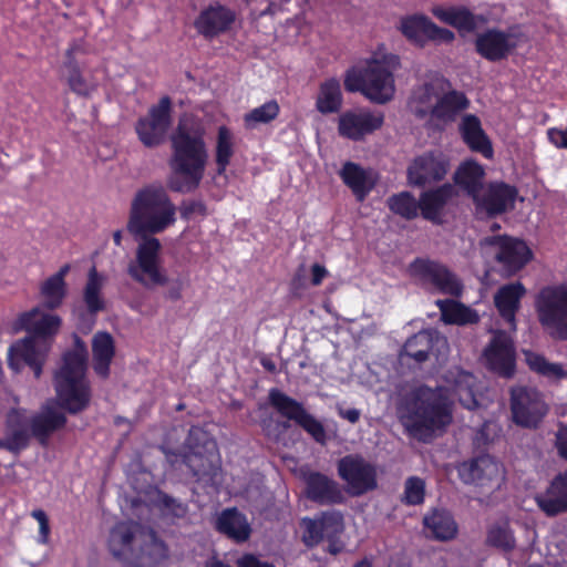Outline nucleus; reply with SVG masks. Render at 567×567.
<instances>
[{"instance_id":"obj_55","label":"nucleus","mask_w":567,"mask_h":567,"mask_svg":"<svg viewBox=\"0 0 567 567\" xmlns=\"http://www.w3.org/2000/svg\"><path fill=\"white\" fill-rule=\"evenodd\" d=\"M31 517H33L39 523V535L37 542L42 545H47L50 538V524L47 513L37 508L31 512Z\"/></svg>"},{"instance_id":"obj_49","label":"nucleus","mask_w":567,"mask_h":567,"mask_svg":"<svg viewBox=\"0 0 567 567\" xmlns=\"http://www.w3.org/2000/svg\"><path fill=\"white\" fill-rule=\"evenodd\" d=\"M389 208L405 219H413L420 210V199L416 200L409 192L393 195L388 200Z\"/></svg>"},{"instance_id":"obj_33","label":"nucleus","mask_w":567,"mask_h":567,"mask_svg":"<svg viewBox=\"0 0 567 567\" xmlns=\"http://www.w3.org/2000/svg\"><path fill=\"white\" fill-rule=\"evenodd\" d=\"M434 341L445 342V340H441L439 334L431 329L419 331L417 333L409 338L404 343L402 350L400 351L401 360H404V358H410L414 360L416 363H422L426 361L429 358V353L433 348Z\"/></svg>"},{"instance_id":"obj_17","label":"nucleus","mask_w":567,"mask_h":567,"mask_svg":"<svg viewBox=\"0 0 567 567\" xmlns=\"http://www.w3.org/2000/svg\"><path fill=\"white\" fill-rule=\"evenodd\" d=\"M384 122V115L380 111L360 109L348 111L340 115L339 134L349 140L359 141L365 135L379 130Z\"/></svg>"},{"instance_id":"obj_39","label":"nucleus","mask_w":567,"mask_h":567,"mask_svg":"<svg viewBox=\"0 0 567 567\" xmlns=\"http://www.w3.org/2000/svg\"><path fill=\"white\" fill-rule=\"evenodd\" d=\"M236 152V141L234 132L226 125H220L217 128V134L215 138V163L217 166V174H225L227 167L229 166L233 156Z\"/></svg>"},{"instance_id":"obj_62","label":"nucleus","mask_w":567,"mask_h":567,"mask_svg":"<svg viewBox=\"0 0 567 567\" xmlns=\"http://www.w3.org/2000/svg\"><path fill=\"white\" fill-rule=\"evenodd\" d=\"M239 567H274L271 564L261 561L254 555H245L238 559Z\"/></svg>"},{"instance_id":"obj_45","label":"nucleus","mask_w":567,"mask_h":567,"mask_svg":"<svg viewBox=\"0 0 567 567\" xmlns=\"http://www.w3.org/2000/svg\"><path fill=\"white\" fill-rule=\"evenodd\" d=\"M271 406L284 417L298 423L306 414L303 405L278 389H271L268 394Z\"/></svg>"},{"instance_id":"obj_11","label":"nucleus","mask_w":567,"mask_h":567,"mask_svg":"<svg viewBox=\"0 0 567 567\" xmlns=\"http://www.w3.org/2000/svg\"><path fill=\"white\" fill-rule=\"evenodd\" d=\"M172 124V100L163 96L156 105H152L147 114L140 117L135 132L141 143L146 147L161 145Z\"/></svg>"},{"instance_id":"obj_3","label":"nucleus","mask_w":567,"mask_h":567,"mask_svg":"<svg viewBox=\"0 0 567 567\" xmlns=\"http://www.w3.org/2000/svg\"><path fill=\"white\" fill-rule=\"evenodd\" d=\"M171 142L172 174L167 179V187L176 193H192L204 178L208 158L204 128L200 125L179 122Z\"/></svg>"},{"instance_id":"obj_4","label":"nucleus","mask_w":567,"mask_h":567,"mask_svg":"<svg viewBox=\"0 0 567 567\" xmlns=\"http://www.w3.org/2000/svg\"><path fill=\"white\" fill-rule=\"evenodd\" d=\"M61 326V319L56 315L48 313L40 307L21 313L14 321L13 329L25 330L30 337L14 342L8 351L9 367L19 372L27 364L39 378L42 373V365L45 360L49 346L47 338L54 336Z\"/></svg>"},{"instance_id":"obj_64","label":"nucleus","mask_w":567,"mask_h":567,"mask_svg":"<svg viewBox=\"0 0 567 567\" xmlns=\"http://www.w3.org/2000/svg\"><path fill=\"white\" fill-rule=\"evenodd\" d=\"M311 282L313 286H319L322 280L326 278V276L328 275V271L327 269L319 265V264H315L312 267H311Z\"/></svg>"},{"instance_id":"obj_23","label":"nucleus","mask_w":567,"mask_h":567,"mask_svg":"<svg viewBox=\"0 0 567 567\" xmlns=\"http://www.w3.org/2000/svg\"><path fill=\"white\" fill-rule=\"evenodd\" d=\"M516 195L517 190L513 186L505 183H491L483 188L474 203L477 208L485 210L488 215H496L513 207Z\"/></svg>"},{"instance_id":"obj_32","label":"nucleus","mask_w":567,"mask_h":567,"mask_svg":"<svg viewBox=\"0 0 567 567\" xmlns=\"http://www.w3.org/2000/svg\"><path fill=\"white\" fill-rule=\"evenodd\" d=\"M66 422L65 415L59 410L54 402H48L39 414L31 420L32 434L42 443L47 437Z\"/></svg>"},{"instance_id":"obj_8","label":"nucleus","mask_w":567,"mask_h":567,"mask_svg":"<svg viewBox=\"0 0 567 567\" xmlns=\"http://www.w3.org/2000/svg\"><path fill=\"white\" fill-rule=\"evenodd\" d=\"M535 308L545 332L555 340L567 341V284L544 287Z\"/></svg>"},{"instance_id":"obj_29","label":"nucleus","mask_w":567,"mask_h":567,"mask_svg":"<svg viewBox=\"0 0 567 567\" xmlns=\"http://www.w3.org/2000/svg\"><path fill=\"white\" fill-rule=\"evenodd\" d=\"M538 506L549 516L567 511V471L559 474L548 489L536 496Z\"/></svg>"},{"instance_id":"obj_9","label":"nucleus","mask_w":567,"mask_h":567,"mask_svg":"<svg viewBox=\"0 0 567 567\" xmlns=\"http://www.w3.org/2000/svg\"><path fill=\"white\" fill-rule=\"evenodd\" d=\"M410 276L431 291L460 297L463 282L447 266L431 259L417 258L409 266Z\"/></svg>"},{"instance_id":"obj_44","label":"nucleus","mask_w":567,"mask_h":567,"mask_svg":"<svg viewBox=\"0 0 567 567\" xmlns=\"http://www.w3.org/2000/svg\"><path fill=\"white\" fill-rule=\"evenodd\" d=\"M280 113V106L276 100H268L264 104L254 107L243 116L245 130L254 131L262 125L274 122Z\"/></svg>"},{"instance_id":"obj_31","label":"nucleus","mask_w":567,"mask_h":567,"mask_svg":"<svg viewBox=\"0 0 567 567\" xmlns=\"http://www.w3.org/2000/svg\"><path fill=\"white\" fill-rule=\"evenodd\" d=\"M485 171L481 164L473 159L463 162L454 174L455 184L461 187L473 200L484 188Z\"/></svg>"},{"instance_id":"obj_28","label":"nucleus","mask_w":567,"mask_h":567,"mask_svg":"<svg viewBox=\"0 0 567 567\" xmlns=\"http://www.w3.org/2000/svg\"><path fill=\"white\" fill-rule=\"evenodd\" d=\"M216 529L237 543L246 542L251 534V527L246 516L237 508H226L218 514Z\"/></svg>"},{"instance_id":"obj_12","label":"nucleus","mask_w":567,"mask_h":567,"mask_svg":"<svg viewBox=\"0 0 567 567\" xmlns=\"http://www.w3.org/2000/svg\"><path fill=\"white\" fill-rule=\"evenodd\" d=\"M450 169L447 157L439 151L416 156L408 167L406 177L411 186L425 187L442 181Z\"/></svg>"},{"instance_id":"obj_53","label":"nucleus","mask_w":567,"mask_h":567,"mask_svg":"<svg viewBox=\"0 0 567 567\" xmlns=\"http://www.w3.org/2000/svg\"><path fill=\"white\" fill-rule=\"evenodd\" d=\"M31 429V423L25 414V411L21 410H12L7 416V431L16 434L20 431L24 433L27 436V442L29 441V430Z\"/></svg>"},{"instance_id":"obj_34","label":"nucleus","mask_w":567,"mask_h":567,"mask_svg":"<svg viewBox=\"0 0 567 567\" xmlns=\"http://www.w3.org/2000/svg\"><path fill=\"white\" fill-rule=\"evenodd\" d=\"M94 372L106 379L110 374V364L115 354L113 337L107 332H97L92 340Z\"/></svg>"},{"instance_id":"obj_27","label":"nucleus","mask_w":567,"mask_h":567,"mask_svg":"<svg viewBox=\"0 0 567 567\" xmlns=\"http://www.w3.org/2000/svg\"><path fill=\"white\" fill-rule=\"evenodd\" d=\"M140 532V525L134 522H120L110 530L107 548L117 559H128L133 556V544Z\"/></svg>"},{"instance_id":"obj_19","label":"nucleus","mask_w":567,"mask_h":567,"mask_svg":"<svg viewBox=\"0 0 567 567\" xmlns=\"http://www.w3.org/2000/svg\"><path fill=\"white\" fill-rule=\"evenodd\" d=\"M515 48V37L496 28L478 33L475 39L476 52L491 62L505 60Z\"/></svg>"},{"instance_id":"obj_30","label":"nucleus","mask_w":567,"mask_h":567,"mask_svg":"<svg viewBox=\"0 0 567 567\" xmlns=\"http://www.w3.org/2000/svg\"><path fill=\"white\" fill-rule=\"evenodd\" d=\"M460 132L463 141L472 151L482 153L486 158L493 156L491 141L483 131L477 116L473 114L465 115L460 123Z\"/></svg>"},{"instance_id":"obj_54","label":"nucleus","mask_w":567,"mask_h":567,"mask_svg":"<svg viewBox=\"0 0 567 567\" xmlns=\"http://www.w3.org/2000/svg\"><path fill=\"white\" fill-rule=\"evenodd\" d=\"M297 424L300 425L318 443H326L327 433L322 423L308 412H306Z\"/></svg>"},{"instance_id":"obj_43","label":"nucleus","mask_w":567,"mask_h":567,"mask_svg":"<svg viewBox=\"0 0 567 567\" xmlns=\"http://www.w3.org/2000/svg\"><path fill=\"white\" fill-rule=\"evenodd\" d=\"M342 100L340 82L331 78L320 84L316 107L322 114L336 113L341 109Z\"/></svg>"},{"instance_id":"obj_6","label":"nucleus","mask_w":567,"mask_h":567,"mask_svg":"<svg viewBox=\"0 0 567 567\" xmlns=\"http://www.w3.org/2000/svg\"><path fill=\"white\" fill-rule=\"evenodd\" d=\"M79 349L66 352L63 364L54 375V385L59 403L70 413L87 408L91 390L85 377L87 352L84 343L76 339Z\"/></svg>"},{"instance_id":"obj_37","label":"nucleus","mask_w":567,"mask_h":567,"mask_svg":"<svg viewBox=\"0 0 567 567\" xmlns=\"http://www.w3.org/2000/svg\"><path fill=\"white\" fill-rule=\"evenodd\" d=\"M468 105L470 101L464 93L446 90L435 103L432 117L442 122H452Z\"/></svg>"},{"instance_id":"obj_63","label":"nucleus","mask_w":567,"mask_h":567,"mask_svg":"<svg viewBox=\"0 0 567 567\" xmlns=\"http://www.w3.org/2000/svg\"><path fill=\"white\" fill-rule=\"evenodd\" d=\"M338 414L349 421L350 423L354 424L359 421L361 412L358 409H343L341 406H338Z\"/></svg>"},{"instance_id":"obj_25","label":"nucleus","mask_w":567,"mask_h":567,"mask_svg":"<svg viewBox=\"0 0 567 567\" xmlns=\"http://www.w3.org/2000/svg\"><path fill=\"white\" fill-rule=\"evenodd\" d=\"M525 293L524 285L516 281L502 286L494 296L495 307L512 331L516 330V312Z\"/></svg>"},{"instance_id":"obj_18","label":"nucleus","mask_w":567,"mask_h":567,"mask_svg":"<svg viewBox=\"0 0 567 567\" xmlns=\"http://www.w3.org/2000/svg\"><path fill=\"white\" fill-rule=\"evenodd\" d=\"M486 365L497 374L511 378L515 371V348L512 338L497 331L484 351Z\"/></svg>"},{"instance_id":"obj_56","label":"nucleus","mask_w":567,"mask_h":567,"mask_svg":"<svg viewBox=\"0 0 567 567\" xmlns=\"http://www.w3.org/2000/svg\"><path fill=\"white\" fill-rule=\"evenodd\" d=\"M27 436L22 431L12 434L8 431H6V437L0 439V447L6 449L11 452H19L22 449L27 447Z\"/></svg>"},{"instance_id":"obj_48","label":"nucleus","mask_w":567,"mask_h":567,"mask_svg":"<svg viewBox=\"0 0 567 567\" xmlns=\"http://www.w3.org/2000/svg\"><path fill=\"white\" fill-rule=\"evenodd\" d=\"M526 362L530 370L549 380L567 378V370L559 363L548 362L543 355L534 352H525Z\"/></svg>"},{"instance_id":"obj_7","label":"nucleus","mask_w":567,"mask_h":567,"mask_svg":"<svg viewBox=\"0 0 567 567\" xmlns=\"http://www.w3.org/2000/svg\"><path fill=\"white\" fill-rule=\"evenodd\" d=\"M189 452L185 463L198 481L217 485L220 483L221 461L216 442L198 426H193L186 439Z\"/></svg>"},{"instance_id":"obj_26","label":"nucleus","mask_w":567,"mask_h":567,"mask_svg":"<svg viewBox=\"0 0 567 567\" xmlns=\"http://www.w3.org/2000/svg\"><path fill=\"white\" fill-rule=\"evenodd\" d=\"M306 495L309 499L321 505L342 503L344 498L336 481L317 472L306 476Z\"/></svg>"},{"instance_id":"obj_52","label":"nucleus","mask_w":567,"mask_h":567,"mask_svg":"<svg viewBox=\"0 0 567 567\" xmlns=\"http://www.w3.org/2000/svg\"><path fill=\"white\" fill-rule=\"evenodd\" d=\"M301 526L303 528L302 542L307 547H315L324 539L319 516L302 518Z\"/></svg>"},{"instance_id":"obj_47","label":"nucleus","mask_w":567,"mask_h":567,"mask_svg":"<svg viewBox=\"0 0 567 567\" xmlns=\"http://www.w3.org/2000/svg\"><path fill=\"white\" fill-rule=\"evenodd\" d=\"M321 528L324 539L330 542L328 550L331 554L340 551L341 546L336 542V538L342 534L344 529L343 516L340 512L328 511L319 516Z\"/></svg>"},{"instance_id":"obj_50","label":"nucleus","mask_w":567,"mask_h":567,"mask_svg":"<svg viewBox=\"0 0 567 567\" xmlns=\"http://www.w3.org/2000/svg\"><path fill=\"white\" fill-rule=\"evenodd\" d=\"M486 543L504 551H509L515 547V538L507 524H496L488 528Z\"/></svg>"},{"instance_id":"obj_16","label":"nucleus","mask_w":567,"mask_h":567,"mask_svg":"<svg viewBox=\"0 0 567 567\" xmlns=\"http://www.w3.org/2000/svg\"><path fill=\"white\" fill-rule=\"evenodd\" d=\"M400 30L411 42L424 47L426 42L451 43L455 35L445 28H440L424 16H409L401 19Z\"/></svg>"},{"instance_id":"obj_13","label":"nucleus","mask_w":567,"mask_h":567,"mask_svg":"<svg viewBox=\"0 0 567 567\" xmlns=\"http://www.w3.org/2000/svg\"><path fill=\"white\" fill-rule=\"evenodd\" d=\"M338 473L352 495L359 496L377 487L375 467L358 455L342 457Z\"/></svg>"},{"instance_id":"obj_2","label":"nucleus","mask_w":567,"mask_h":567,"mask_svg":"<svg viewBox=\"0 0 567 567\" xmlns=\"http://www.w3.org/2000/svg\"><path fill=\"white\" fill-rule=\"evenodd\" d=\"M445 384L432 389L421 385L414 389L399 408V419L414 439L429 442L436 432L452 422V396L474 410L480 406L476 378L458 367L444 374Z\"/></svg>"},{"instance_id":"obj_35","label":"nucleus","mask_w":567,"mask_h":567,"mask_svg":"<svg viewBox=\"0 0 567 567\" xmlns=\"http://www.w3.org/2000/svg\"><path fill=\"white\" fill-rule=\"evenodd\" d=\"M140 551L135 555L140 564L153 566L167 558V547L154 530L140 532Z\"/></svg>"},{"instance_id":"obj_1","label":"nucleus","mask_w":567,"mask_h":567,"mask_svg":"<svg viewBox=\"0 0 567 567\" xmlns=\"http://www.w3.org/2000/svg\"><path fill=\"white\" fill-rule=\"evenodd\" d=\"M177 208L163 186L148 185L136 192L131 203L127 230L138 243L134 258L127 264V275L145 289L169 284L164 267L162 244L153 236L165 231L176 221Z\"/></svg>"},{"instance_id":"obj_10","label":"nucleus","mask_w":567,"mask_h":567,"mask_svg":"<svg viewBox=\"0 0 567 567\" xmlns=\"http://www.w3.org/2000/svg\"><path fill=\"white\" fill-rule=\"evenodd\" d=\"M511 412L515 424L536 429L548 413V404L537 389L518 385L511 390Z\"/></svg>"},{"instance_id":"obj_36","label":"nucleus","mask_w":567,"mask_h":567,"mask_svg":"<svg viewBox=\"0 0 567 567\" xmlns=\"http://www.w3.org/2000/svg\"><path fill=\"white\" fill-rule=\"evenodd\" d=\"M423 524L437 540H450L457 534V524L452 514L445 509H433L424 516Z\"/></svg>"},{"instance_id":"obj_51","label":"nucleus","mask_w":567,"mask_h":567,"mask_svg":"<svg viewBox=\"0 0 567 567\" xmlns=\"http://www.w3.org/2000/svg\"><path fill=\"white\" fill-rule=\"evenodd\" d=\"M425 483L422 478L412 476L405 482L402 501L408 505H420L424 502Z\"/></svg>"},{"instance_id":"obj_22","label":"nucleus","mask_w":567,"mask_h":567,"mask_svg":"<svg viewBox=\"0 0 567 567\" xmlns=\"http://www.w3.org/2000/svg\"><path fill=\"white\" fill-rule=\"evenodd\" d=\"M450 83L442 76H433L419 85L412 94L410 107L419 117L433 116V109Z\"/></svg>"},{"instance_id":"obj_20","label":"nucleus","mask_w":567,"mask_h":567,"mask_svg":"<svg viewBox=\"0 0 567 567\" xmlns=\"http://www.w3.org/2000/svg\"><path fill=\"white\" fill-rule=\"evenodd\" d=\"M236 20L233 9L218 2L203 9L194 21L198 34L213 39L227 32Z\"/></svg>"},{"instance_id":"obj_61","label":"nucleus","mask_w":567,"mask_h":567,"mask_svg":"<svg viewBox=\"0 0 567 567\" xmlns=\"http://www.w3.org/2000/svg\"><path fill=\"white\" fill-rule=\"evenodd\" d=\"M183 287H184V284L181 279L173 281L171 284V286L168 287V289L165 293V297L172 301L179 300L183 296Z\"/></svg>"},{"instance_id":"obj_5","label":"nucleus","mask_w":567,"mask_h":567,"mask_svg":"<svg viewBox=\"0 0 567 567\" xmlns=\"http://www.w3.org/2000/svg\"><path fill=\"white\" fill-rule=\"evenodd\" d=\"M400 64L398 55L374 53L360 70L349 71L344 79L346 90L362 92L375 103H385L393 97L395 86L392 71Z\"/></svg>"},{"instance_id":"obj_58","label":"nucleus","mask_w":567,"mask_h":567,"mask_svg":"<svg viewBox=\"0 0 567 567\" xmlns=\"http://www.w3.org/2000/svg\"><path fill=\"white\" fill-rule=\"evenodd\" d=\"M206 207L199 200L184 202L181 206L182 217L189 219L194 215H205Z\"/></svg>"},{"instance_id":"obj_38","label":"nucleus","mask_w":567,"mask_h":567,"mask_svg":"<svg viewBox=\"0 0 567 567\" xmlns=\"http://www.w3.org/2000/svg\"><path fill=\"white\" fill-rule=\"evenodd\" d=\"M70 269L71 266L69 264L63 265L58 272L50 276L42 284L41 295L45 308L52 310L62 303L66 295L65 276L69 274Z\"/></svg>"},{"instance_id":"obj_21","label":"nucleus","mask_w":567,"mask_h":567,"mask_svg":"<svg viewBox=\"0 0 567 567\" xmlns=\"http://www.w3.org/2000/svg\"><path fill=\"white\" fill-rule=\"evenodd\" d=\"M457 192L451 184L426 190L420 196V212L424 219L442 224L450 207L455 204Z\"/></svg>"},{"instance_id":"obj_42","label":"nucleus","mask_w":567,"mask_h":567,"mask_svg":"<svg viewBox=\"0 0 567 567\" xmlns=\"http://www.w3.org/2000/svg\"><path fill=\"white\" fill-rule=\"evenodd\" d=\"M105 282V276L100 274L95 267H92L87 274V280L83 289V301L87 311L92 315L105 308V301L102 296V289Z\"/></svg>"},{"instance_id":"obj_60","label":"nucleus","mask_w":567,"mask_h":567,"mask_svg":"<svg viewBox=\"0 0 567 567\" xmlns=\"http://www.w3.org/2000/svg\"><path fill=\"white\" fill-rule=\"evenodd\" d=\"M558 454L567 461V426H561L556 434Z\"/></svg>"},{"instance_id":"obj_40","label":"nucleus","mask_w":567,"mask_h":567,"mask_svg":"<svg viewBox=\"0 0 567 567\" xmlns=\"http://www.w3.org/2000/svg\"><path fill=\"white\" fill-rule=\"evenodd\" d=\"M432 13L440 21L463 32L474 31L477 28V21L482 20L465 8L435 7L432 9Z\"/></svg>"},{"instance_id":"obj_41","label":"nucleus","mask_w":567,"mask_h":567,"mask_svg":"<svg viewBox=\"0 0 567 567\" xmlns=\"http://www.w3.org/2000/svg\"><path fill=\"white\" fill-rule=\"evenodd\" d=\"M442 320L450 324H470L480 320L478 313L472 308L452 299L436 300Z\"/></svg>"},{"instance_id":"obj_24","label":"nucleus","mask_w":567,"mask_h":567,"mask_svg":"<svg viewBox=\"0 0 567 567\" xmlns=\"http://www.w3.org/2000/svg\"><path fill=\"white\" fill-rule=\"evenodd\" d=\"M339 175L358 202H363L378 182V174L372 168H364L353 162H346Z\"/></svg>"},{"instance_id":"obj_14","label":"nucleus","mask_w":567,"mask_h":567,"mask_svg":"<svg viewBox=\"0 0 567 567\" xmlns=\"http://www.w3.org/2000/svg\"><path fill=\"white\" fill-rule=\"evenodd\" d=\"M457 473L463 483L481 487H498L505 475L503 465L489 455L463 462L458 465Z\"/></svg>"},{"instance_id":"obj_59","label":"nucleus","mask_w":567,"mask_h":567,"mask_svg":"<svg viewBox=\"0 0 567 567\" xmlns=\"http://www.w3.org/2000/svg\"><path fill=\"white\" fill-rule=\"evenodd\" d=\"M547 135L549 142L556 147L567 148V130L549 128Z\"/></svg>"},{"instance_id":"obj_46","label":"nucleus","mask_w":567,"mask_h":567,"mask_svg":"<svg viewBox=\"0 0 567 567\" xmlns=\"http://www.w3.org/2000/svg\"><path fill=\"white\" fill-rule=\"evenodd\" d=\"M79 48L80 47L78 44H73L66 51L68 61L65 62V65L71 71L68 78V83L74 93L79 95H90L97 87V83L95 81L84 79L79 71L74 60V52Z\"/></svg>"},{"instance_id":"obj_57","label":"nucleus","mask_w":567,"mask_h":567,"mask_svg":"<svg viewBox=\"0 0 567 567\" xmlns=\"http://www.w3.org/2000/svg\"><path fill=\"white\" fill-rule=\"evenodd\" d=\"M159 503L164 509L175 517H183L186 514V506L168 495L161 496Z\"/></svg>"},{"instance_id":"obj_15","label":"nucleus","mask_w":567,"mask_h":567,"mask_svg":"<svg viewBox=\"0 0 567 567\" xmlns=\"http://www.w3.org/2000/svg\"><path fill=\"white\" fill-rule=\"evenodd\" d=\"M486 241L496 247L495 259L506 276L519 271L532 259L533 252L525 241L512 237H491Z\"/></svg>"}]
</instances>
